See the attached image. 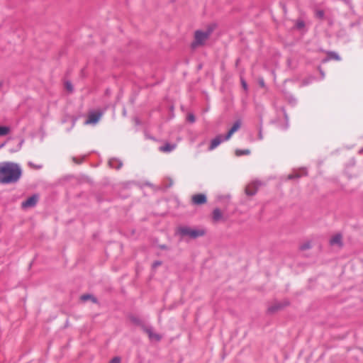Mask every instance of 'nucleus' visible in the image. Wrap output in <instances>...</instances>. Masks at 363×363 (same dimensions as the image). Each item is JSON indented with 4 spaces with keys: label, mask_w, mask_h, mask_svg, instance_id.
Masks as SVG:
<instances>
[{
    "label": "nucleus",
    "mask_w": 363,
    "mask_h": 363,
    "mask_svg": "<svg viewBox=\"0 0 363 363\" xmlns=\"http://www.w3.org/2000/svg\"><path fill=\"white\" fill-rule=\"evenodd\" d=\"M285 97L290 105L292 106H295L296 105L297 99L294 96L291 94H286Z\"/></svg>",
    "instance_id": "19"
},
{
    "label": "nucleus",
    "mask_w": 363,
    "mask_h": 363,
    "mask_svg": "<svg viewBox=\"0 0 363 363\" xmlns=\"http://www.w3.org/2000/svg\"><path fill=\"white\" fill-rule=\"evenodd\" d=\"M213 30V27L209 26L205 31L197 30L194 33V40L191 43V48H196L199 45H204L206 40L209 38Z\"/></svg>",
    "instance_id": "3"
},
{
    "label": "nucleus",
    "mask_w": 363,
    "mask_h": 363,
    "mask_svg": "<svg viewBox=\"0 0 363 363\" xmlns=\"http://www.w3.org/2000/svg\"><path fill=\"white\" fill-rule=\"evenodd\" d=\"M315 16L318 19H323L324 16H325V13L323 11V10H317L315 11Z\"/></svg>",
    "instance_id": "27"
},
{
    "label": "nucleus",
    "mask_w": 363,
    "mask_h": 363,
    "mask_svg": "<svg viewBox=\"0 0 363 363\" xmlns=\"http://www.w3.org/2000/svg\"><path fill=\"white\" fill-rule=\"evenodd\" d=\"M123 165V162L121 160L115 158V169H120Z\"/></svg>",
    "instance_id": "30"
},
{
    "label": "nucleus",
    "mask_w": 363,
    "mask_h": 363,
    "mask_svg": "<svg viewBox=\"0 0 363 363\" xmlns=\"http://www.w3.org/2000/svg\"><path fill=\"white\" fill-rule=\"evenodd\" d=\"M24 143V140L21 138H12L10 141L9 147V152L11 153L16 152L21 149V147Z\"/></svg>",
    "instance_id": "7"
},
{
    "label": "nucleus",
    "mask_w": 363,
    "mask_h": 363,
    "mask_svg": "<svg viewBox=\"0 0 363 363\" xmlns=\"http://www.w3.org/2000/svg\"><path fill=\"white\" fill-rule=\"evenodd\" d=\"M235 154L237 157H240L242 155H248L250 154V150L249 149H237L235 151Z\"/></svg>",
    "instance_id": "20"
},
{
    "label": "nucleus",
    "mask_w": 363,
    "mask_h": 363,
    "mask_svg": "<svg viewBox=\"0 0 363 363\" xmlns=\"http://www.w3.org/2000/svg\"><path fill=\"white\" fill-rule=\"evenodd\" d=\"M73 161H74V162H76V163H80V162H81V160H80V161H78V160H77V158H76V157H73Z\"/></svg>",
    "instance_id": "44"
},
{
    "label": "nucleus",
    "mask_w": 363,
    "mask_h": 363,
    "mask_svg": "<svg viewBox=\"0 0 363 363\" xmlns=\"http://www.w3.org/2000/svg\"><path fill=\"white\" fill-rule=\"evenodd\" d=\"M157 247L162 250H167L169 249L168 246L164 244L158 245Z\"/></svg>",
    "instance_id": "37"
},
{
    "label": "nucleus",
    "mask_w": 363,
    "mask_h": 363,
    "mask_svg": "<svg viewBox=\"0 0 363 363\" xmlns=\"http://www.w3.org/2000/svg\"><path fill=\"white\" fill-rule=\"evenodd\" d=\"M362 26H363V17H359L356 21L350 23L349 29L351 30L353 28H357L358 30H360Z\"/></svg>",
    "instance_id": "16"
},
{
    "label": "nucleus",
    "mask_w": 363,
    "mask_h": 363,
    "mask_svg": "<svg viewBox=\"0 0 363 363\" xmlns=\"http://www.w3.org/2000/svg\"><path fill=\"white\" fill-rule=\"evenodd\" d=\"M187 120L191 123H194L196 121L195 116L193 113H189L187 116Z\"/></svg>",
    "instance_id": "33"
},
{
    "label": "nucleus",
    "mask_w": 363,
    "mask_h": 363,
    "mask_svg": "<svg viewBox=\"0 0 363 363\" xmlns=\"http://www.w3.org/2000/svg\"><path fill=\"white\" fill-rule=\"evenodd\" d=\"M337 37L342 40L345 43H348L351 41V38L350 35L347 33L345 28H341L337 32Z\"/></svg>",
    "instance_id": "11"
},
{
    "label": "nucleus",
    "mask_w": 363,
    "mask_h": 363,
    "mask_svg": "<svg viewBox=\"0 0 363 363\" xmlns=\"http://www.w3.org/2000/svg\"><path fill=\"white\" fill-rule=\"evenodd\" d=\"M241 123L240 121H237L235 122V123L233 125V126L230 128V129L228 130V132L225 135L224 139H230L233 134L235 133L240 127Z\"/></svg>",
    "instance_id": "12"
},
{
    "label": "nucleus",
    "mask_w": 363,
    "mask_h": 363,
    "mask_svg": "<svg viewBox=\"0 0 363 363\" xmlns=\"http://www.w3.org/2000/svg\"><path fill=\"white\" fill-rule=\"evenodd\" d=\"M21 175L22 169L18 164L12 162H0V184L16 183Z\"/></svg>",
    "instance_id": "1"
},
{
    "label": "nucleus",
    "mask_w": 363,
    "mask_h": 363,
    "mask_svg": "<svg viewBox=\"0 0 363 363\" xmlns=\"http://www.w3.org/2000/svg\"><path fill=\"white\" fill-rule=\"evenodd\" d=\"M129 319L134 325L140 327L143 331L148 335L150 340H155L156 341L161 340L162 336L154 333L153 328L151 325H146L140 318L133 315H129Z\"/></svg>",
    "instance_id": "2"
},
{
    "label": "nucleus",
    "mask_w": 363,
    "mask_h": 363,
    "mask_svg": "<svg viewBox=\"0 0 363 363\" xmlns=\"http://www.w3.org/2000/svg\"><path fill=\"white\" fill-rule=\"evenodd\" d=\"M315 79V78L314 77L310 76V77L304 79L302 81V85L303 86H307V85L311 84Z\"/></svg>",
    "instance_id": "24"
},
{
    "label": "nucleus",
    "mask_w": 363,
    "mask_h": 363,
    "mask_svg": "<svg viewBox=\"0 0 363 363\" xmlns=\"http://www.w3.org/2000/svg\"><path fill=\"white\" fill-rule=\"evenodd\" d=\"M318 69L321 75V79H323L325 78V72H323L320 67H318Z\"/></svg>",
    "instance_id": "40"
},
{
    "label": "nucleus",
    "mask_w": 363,
    "mask_h": 363,
    "mask_svg": "<svg viewBox=\"0 0 363 363\" xmlns=\"http://www.w3.org/2000/svg\"><path fill=\"white\" fill-rule=\"evenodd\" d=\"M28 165H29L30 167H33V168L36 169H41V168H42V165H35V164H33V162H28Z\"/></svg>",
    "instance_id": "36"
},
{
    "label": "nucleus",
    "mask_w": 363,
    "mask_h": 363,
    "mask_svg": "<svg viewBox=\"0 0 363 363\" xmlns=\"http://www.w3.org/2000/svg\"><path fill=\"white\" fill-rule=\"evenodd\" d=\"M257 191V188L254 184H249L245 188V193L247 196H254Z\"/></svg>",
    "instance_id": "17"
},
{
    "label": "nucleus",
    "mask_w": 363,
    "mask_h": 363,
    "mask_svg": "<svg viewBox=\"0 0 363 363\" xmlns=\"http://www.w3.org/2000/svg\"><path fill=\"white\" fill-rule=\"evenodd\" d=\"M115 363H121V358L115 356Z\"/></svg>",
    "instance_id": "41"
},
{
    "label": "nucleus",
    "mask_w": 363,
    "mask_h": 363,
    "mask_svg": "<svg viewBox=\"0 0 363 363\" xmlns=\"http://www.w3.org/2000/svg\"><path fill=\"white\" fill-rule=\"evenodd\" d=\"M342 1H344L345 4L348 6V7L351 10L352 13L353 14H354L355 11L354 10V7H353V5L352 4V0H342Z\"/></svg>",
    "instance_id": "28"
},
{
    "label": "nucleus",
    "mask_w": 363,
    "mask_h": 363,
    "mask_svg": "<svg viewBox=\"0 0 363 363\" xmlns=\"http://www.w3.org/2000/svg\"><path fill=\"white\" fill-rule=\"evenodd\" d=\"M328 23H329V24L331 26V25H333V20H331V19H330V20H329V22H328Z\"/></svg>",
    "instance_id": "46"
},
{
    "label": "nucleus",
    "mask_w": 363,
    "mask_h": 363,
    "mask_svg": "<svg viewBox=\"0 0 363 363\" xmlns=\"http://www.w3.org/2000/svg\"><path fill=\"white\" fill-rule=\"evenodd\" d=\"M81 300H82L83 301H86L88 300H91L92 302L94 303H96L97 300L96 298L93 296L91 294H84L81 296Z\"/></svg>",
    "instance_id": "23"
},
{
    "label": "nucleus",
    "mask_w": 363,
    "mask_h": 363,
    "mask_svg": "<svg viewBox=\"0 0 363 363\" xmlns=\"http://www.w3.org/2000/svg\"><path fill=\"white\" fill-rule=\"evenodd\" d=\"M259 138L260 140H262L263 138L261 128L259 129Z\"/></svg>",
    "instance_id": "42"
},
{
    "label": "nucleus",
    "mask_w": 363,
    "mask_h": 363,
    "mask_svg": "<svg viewBox=\"0 0 363 363\" xmlns=\"http://www.w3.org/2000/svg\"><path fill=\"white\" fill-rule=\"evenodd\" d=\"M303 172L302 175H306V174H307L306 171L303 170ZM301 177V174H300L298 173L290 174L288 176V179H294L299 178Z\"/></svg>",
    "instance_id": "26"
},
{
    "label": "nucleus",
    "mask_w": 363,
    "mask_h": 363,
    "mask_svg": "<svg viewBox=\"0 0 363 363\" xmlns=\"http://www.w3.org/2000/svg\"><path fill=\"white\" fill-rule=\"evenodd\" d=\"M103 115V112L100 110H92L89 111L87 118L84 121L85 125H96Z\"/></svg>",
    "instance_id": "6"
},
{
    "label": "nucleus",
    "mask_w": 363,
    "mask_h": 363,
    "mask_svg": "<svg viewBox=\"0 0 363 363\" xmlns=\"http://www.w3.org/2000/svg\"><path fill=\"white\" fill-rule=\"evenodd\" d=\"M113 162V159H110L109 161H108V164L110 165V167H112V163Z\"/></svg>",
    "instance_id": "43"
},
{
    "label": "nucleus",
    "mask_w": 363,
    "mask_h": 363,
    "mask_svg": "<svg viewBox=\"0 0 363 363\" xmlns=\"http://www.w3.org/2000/svg\"><path fill=\"white\" fill-rule=\"evenodd\" d=\"M10 131L11 128L9 126L0 125V136L6 135Z\"/></svg>",
    "instance_id": "22"
},
{
    "label": "nucleus",
    "mask_w": 363,
    "mask_h": 363,
    "mask_svg": "<svg viewBox=\"0 0 363 363\" xmlns=\"http://www.w3.org/2000/svg\"><path fill=\"white\" fill-rule=\"evenodd\" d=\"M108 363H113V357L110 359Z\"/></svg>",
    "instance_id": "47"
},
{
    "label": "nucleus",
    "mask_w": 363,
    "mask_h": 363,
    "mask_svg": "<svg viewBox=\"0 0 363 363\" xmlns=\"http://www.w3.org/2000/svg\"><path fill=\"white\" fill-rule=\"evenodd\" d=\"M259 84L262 86H264V80L262 79L260 82H259Z\"/></svg>",
    "instance_id": "45"
},
{
    "label": "nucleus",
    "mask_w": 363,
    "mask_h": 363,
    "mask_svg": "<svg viewBox=\"0 0 363 363\" xmlns=\"http://www.w3.org/2000/svg\"><path fill=\"white\" fill-rule=\"evenodd\" d=\"M38 202V196L34 194L29 198H28L26 200L22 202L21 207L23 208H31L34 207Z\"/></svg>",
    "instance_id": "9"
},
{
    "label": "nucleus",
    "mask_w": 363,
    "mask_h": 363,
    "mask_svg": "<svg viewBox=\"0 0 363 363\" xmlns=\"http://www.w3.org/2000/svg\"><path fill=\"white\" fill-rule=\"evenodd\" d=\"M145 136H146V138H147V137H150V135H147V134H145Z\"/></svg>",
    "instance_id": "51"
},
{
    "label": "nucleus",
    "mask_w": 363,
    "mask_h": 363,
    "mask_svg": "<svg viewBox=\"0 0 363 363\" xmlns=\"http://www.w3.org/2000/svg\"><path fill=\"white\" fill-rule=\"evenodd\" d=\"M240 82H241V85H242V87L243 88V89L245 91H247L248 86H247V84L246 81L245 80V79L241 77Z\"/></svg>",
    "instance_id": "32"
},
{
    "label": "nucleus",
    "mask_w": 363,
    "mask_h": 363,
    "mask_svg": "<svg viewBox=\"0 0 363 363\" xmlns=\"http://www.w3.org/2000/svg\"><path fill=\"white\" fill-rule=\"evenodd\" d=\"M65 87H66L67 90L69 91H73V86L70 82H66Z\"/></svg>",
    "instance_id": "34"
},
{
    "label": "nucleus",
    "mask_w": 363,
    "mask_h": 363,
    "mask_svg": "<svg viewBox=\"0 0 363 363\" xmlns=\"http://www.w3.org/2000/svg\"><path fill=\"white\" fill-rule=\"evenodd\" d=\"M362 33H363V29H362Z\"/></svg>",
    "instance_id": "52"
},
{
    "label": "nucleus",
    "mask_w": 363,
    "mask_h": 363,
    "mask_svg": "<svg viewBox=\"0 0 363 363\" xmlns=\"http://www.w3.org/2000/svg\"><path fill=\"white\" fill-rule=\"evenodd\" d=\"M147 138H149V139H152V140H154V138L150 137H150H147Z\"/></svg>",
    "instance_id": "49"
},
{
    "label": "nucleus",
    "mask_w": 363,
    "mask_h": 363,
    "mask_svg": "<svg viewBox=\"0 0 363 363\" xmlns=\"http://www.w3.org/2000/svg\"><path fill=\"white\" fill-rule=\"evenodd\" d=\"M136 182L134 181H128L119 183L116 185L117 190L118 191V196L122 199H125L130 195V189L133 186L135 185Z\"/></svg>",
    "instance_id": "4"
},
{
    "label": "nucleus",
    "mask_w": 363,
    "mask_h": 363,
    "mask_svg": "<svg viewBox=\"0 0 363 363\" xmlns=\"http://www.w3.org/2000/svg\"><path fill=\"white\" fill-rule=\"evenodd\" d=\"M225 135H218L211 140V144L208 146V150L212 151L216 149L222 142L227 141L228 139H224Z\"/></svg>",
    "instance_id": "8"
},
{
    "label": "nucleus",
    "mask_w": 363,
    "mask_h": 363,
    "mask_svg": "<svg viewBox=\"0 0 363 363\" xmlns=\"http://www.w3.org/2000/svg\"><path fill=\"white\" fill-rule=\"evenodd\" d=\"M362 152H363V149L359 150V153H362Z\"/></svg>",
    "instance_id": "50"
},
{
    "label": "nucleus",
    "mask_w": 363,
    "mask_h": 363,
    "mask_svg": "<svg viewBox=\"0 0 363 363\" xmlns=\"http://www.w3.org/2000/svg\"><path fill=\"white\" fill-rule=\"evenodd\" d=\"M162 264V262L161 261H159V260H157V261H155L152 264V267L155 269L157 268V267L160 266Z\"/></svg>",
    "instance_id": "35"
},
{
    "label": "nucleus",
    "mask_w": 363,
    "mask_h": 363,
    "mask_svg": "<svg viewBox=\"0 0 363 363\" xmlns=\"http://www.w3.org/2000/svg\"><path fill=\"white\" fill-rule=\"evenodd\" d=\"M3 84H4V82L0 81V88H1V87H2Z\"/></svg>",
    "instance_id": "48"
},
{
    "label": "nucleus",
    "mask_w": 363,
    "mask_h": 363,
    "mask_svg": "<svg viewBox=\"0 0 363 363\" xmlns=\"http://www.w3.org/2000/svg\"><path fill=\"white\" fill-rule=\"evenodd\" d=\"M330 244L331 245H338L339 246H342V235L340 233L335 235L330 240Z\"/></svg>",
    "instance_id": "15"
},
{
    "label": "nucleus",
    "mask_w": 363,
    "mask_h": 363,
    "mask_svg": "<svg viewBox=\"0 0 363 363\" xmlns=\"http://www.w3.org/2000/svg\"><path fill=\"white\" fill-rule=\"evenodd\" d=\"M311 247V242H306L302 244L301 245H300L299 249L303 251V250L310 249Z\"/></svg>",
    "instance_id": "29"
},
{
    "label": "nucleus",
    "mask_w": 363,
    "mask_h": 363,
    "mask_svg": "<svg viewBox=\"0 0 363 363\" xmlns=\"http://www.w3.org/2000/svg\"><path fill=\"white\" fill-rule=\"evenodd\" d=\"M192 203L195 205H202L207 202V196L204 194H197L192 196Z\"/></svg>",
    "instance_id": "10"
},
{
    "label": "nucleus",
    "mask_w": 363,
    "mask_h": 363,
    "mask_svg": "<svg viewBox=\"0 0 363 363\" xmlns=\"http://www.w3.org/2000/svg\"><path fill=\"white\" fill-rule=\"evenodd\" d=\"M11 140V138H9L6 142L0 144V149L3 148L6 144H10Z\"/></svg>",
    "instance_id": "38"
},
{
    "label": "nucleus",
    "mask_w": 363,
    "mask_h": 363,
    "mask_svg": "<svg viewBox=\"0 0 363 363\" xmlns=\"http://www.w3.org/2000/svg\"><path fill=\"white\" fill-rule=\"evenodd\" d=\"M289 302H286L285 303H275L268 308V311L271 313L277 311L279 309L283 308L285 306H287Z\"/></svg>",
    "instance_id": "14"
},
{
    "label": "nucleus",
    "mask_w": 363,
    "mask_h": 363,
    "mask_svg": "<svg viewBox=\"0 0 363 363\" xmlns=\"http://www.w3.org/2000/svg\"><path fill=\"white\" fill-rule=\"evenodd\" d=\"M305 26V22L303 20H298L296 23V27L298 29H301L304 28Z\"/></svg>",
    "instance_id": "31"
},
{
    "label": "nucleus",
    "mask_w": 363,
    "mask_h": 363,
    "mask_svg": "<svg viewBox=\"0 0 363 363\" xmlns=\"http://www.w3.org/2000/svg\"><path fill=\"white\" fill-rule=\"evenodd\" d=\"M176 146H177L176 144L167 143L164 145L160 146L159 147V150L161 152H170L173 151L176 148Z\"/></svg>",
    "instance_id": "13"
},
{
    "label": "nucleus",
    "mask_w": 363,
    "mask_h": 363,
    "mask_svg": "<svg viewBox=\"0 0 363 363\" xmlns=\"http://www.w3.org/2000/svg\"><path fill=\"white\" fill-rule=\"evenodd\" d=\"M212 217H213V220L214 222H218V221L220 220L223 218V214H222L220 210L218 208H216L213 211Z\"/></svg>",
    "instance_id": "18"
},
{
    "label": "nucleus",
    "mask_w": 363,
    "mask_h": 363,
    "mask_svg": "<svg viewBox=\"0 0 363 363\" xmlns=\"http://www.w3.org/2000/svg\"><path fill=\"white\" fill-rule=\"evenodd\" d=\"M340 60V57L337 52L331 51L328 53L326 60Z\"/></svg>",
    "instance_id": "21"
},
{
    "label": "nucleus",
    "mask_w": 363,
    "mask_h": 363,
    "mask_svg": "<svg viewBox=\"0 0 363 363\" xmlns=\"http://www.w3.org/2000/svg\"><path fill=\"white\" fill-rule=\"evenodd\" d=\"M280 109L282 111L284 117L285 121H286V125L284 127V129H286L289 127V116H288V115L286 113V109H285L284 107L282 106V107L280 108Z\"/></svg>",
    "instance_id": "25"
},
{
    "label": "nucleus",
    "mask_w": 363,
    "mask_h": 363,
    "mask_svg": "<svg viewBox=\"0 0 363 363\" xmlns=\"http://www.w3.org/2000/svg\"><path fill=\"white\" fill-rule=\"evenodd\" d=\"M133 120H134L135 125H140L141 124V122L138 117H135Z\"/></svg>",
    "instance_id": "39"
},
{
    "label": "nucleus",
    "mask_w": 363,
    "mask_h": 363,
    "mask_svg": "<svg viewBox=\"0 0 363 363\" xmlns=\"http://www.w3.org/2000/svg\"><path fill=\"white\" fill-rule=\"evenodd\" d=\"M178 233L182 236H189L195 239L204 235L205 231L203 230L191 229L189 227H180L178 229Z\"/></svg>",
    "instance_id": "5"
}]
</instances>
